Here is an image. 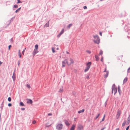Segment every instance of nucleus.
<instances>
[{
    "mask_svg": "<svg viewBox=\"0 0 130 130\" xmlns=\"http://www.w3.org/2000/svg\"><path fill=\"white\" fill-rule=\"evenodd\" d=\"M94 39L93 41L94 43L98 44L100 42V39L99 36L97 35L94 36H93Z\"/></svg>",
    "mask_w": 130,
    "mask_h": 130,
    "instance_id": "f257e3e1",
    "label": "nucleus"
},
{
    "mask_svg": "<svg viewBox=\"0 0 130 130\" xmlns=\"http://www.w3.org/2000/svg\"><path fill=\"white\" fill-rule=\"evenodd\" d=\"M91 62H88L86 64L87 67H86V68L84 70V72H86L88 71L91 65Z\"/></svg>",
    "mask_w": 130,
    "mask_h": 130,
    "instance_id": "f03ea898",
    "label": "nucleus"
},
{
    "mask_svg": "<svg viewBox=\"0 0 130 130\" xmlns=\"http://www.w3.org/2000/svg\"><path fill=\"white\" fill-rule=\"evenodd\" d=\"M112 93H113V91H114V94L115 95L117 92V88L116 87L115 84L113 85L112 87Z\"/></svg>",
    "mask_w": 130,
    "mask_h": 130,
    "instance_id": "7ed1b4c3",
    "label": "nucleus"
},
{
    "mask_svg": "<svg viewBox=\"0 0 130 130\" xmlns=\"http://www.w3.org/2000/svg\"><path fill=\"white\" fill-rule=\"evenodd\" d=\"M66 63H67V64L68 65H70V64H69V63L67 61V59H66L64 61H62V67H64L65 66V64H66Z\"/></svg>",
    "mask_w": 130,
    "mask_h": 130,
    "instance_id": "20e7f679",
    "label": "nucleus"
},
{
    "mask_svg": "<svg viewBox=\"0 0 130 130\" xmlns=\"http://www.w3.org/2000/svg\"><path fill=\"white\" fill-rule=\"evenodd\" d=\"M62 124H58L56 127V128L57 129L60 130L62 128Z\"/></svg>",
    "mask_w": 130,
    "mask_h": 130,
    "instance_id": "39448f33",
    "label": "nucleus"
},
{
    "mask_svg": "<svg viewBox=\"0 0 130 130\" xmlns=\"http://www.w3.org/2000/svg\"><path fill=\"white\" fill-rule=\"evenodd\" d=\"M83 127L81 124H79L77 126V130H83Z\"/></svg>",
    "mask_w": 130,
    "mask_h": 130,
    "instance_id": "423d86ee",
    "label": "nucleus"
},
{
    "mask_svg": "<svg viewBox=\"0 0 130 130\" xmlns=\"http://www.w3.org/2000/svg\"><path fill=\"white\" fill-rule=\"evenodd\" d=\"M121 114V111L120 110H118L116 117L117 119H118L119 118Z\"/></svg>",
    "mask_w": 130,
    "mask_h": 130,
    "instance_id": "0eeeda50",
    "label": "nucleus"
},
{
    "mask_svg": "<svg viewBox=\"0 0 130 130\" xmlns=\"http://www.w3.org/2000/svg\"><path fill=\"white\" fill-rule=\"evenodd\" d=\"M38 52V51L37 50L34 49V50L33 52V56H34L35 54Z\"/></svg>",
    "mask_w": 130,
    "mask_h": 130,
    "instance_id": "6e6552de",
    "label": "nucleus"
},
{
    "mask_svg": "<svg viewBox=\"0 0 130 130\" xmlns=\"http://www.w3.org/2000/svg\"><path fill=\"white\" fill-rule=\"evenodd\" d=\"M65 124L68 126H69L70 125V123L67 120H65Z\"/></svg>",
    "mask_w": 130,
    "mask_h": 130,
    "instance_id": "1a4fd4ad",
    "label": "nucleus"
},
{
    "mask_svg": "<svg viewBox=\"0 0 130 130\" xmlns=\"http://www.w3.org/2000/svg\"><path fill=\"white\" fill-rule=\"evenodd\" d=\"M27 103L28 104H31L32 103V101L31 99H28Z\"/></svg>",
    "mask_w": 130,
    "mask_h": 130,
    "instance_id": "9d476101",
    "label": "nucleus"
},
{
    "mask_svg": "<svg viewBox=\"0 0 130 130\" xmlns=\"http://www.w3.org/2000/svg\"><path fill=\"white\" fill-rule=\"evenodd\" d=\"M75 126V125L73 124L72 125L70 129V130H74Z\"/></svg>",
    "mask_w": 130,
    "mask_h": 130,
    "instance_id": "9b49d317",
    "label": "nucleus"
},
{
    "mask_svg": "<svg viewBox=\"0 0 130 130\" xmlns=\"http://www.w3.org/2000/svg\"><path fill=\"white\" fill-rule=\"evenodd\" d=\"M120 86H118V90L119 94H121V91L120 90Z\"/></svg>",
    "mask_w": 130,
    "mask_h": 130,
    "instance_id": "f8f14e48",
    "label": "nucleus"
},
{
    "mask_svg": "<svg viewBox=\"0 0 130 130\" xmlns=\"http://www.w3.org/2000/svg\"><path fill=\"white\" fill-rule=\"evenodd\" d=\"M108 73L109 72L108 71H107V72H106V74L104 75V77L105 78H106L108 76Z\"/></svg>",
    "mask_w": 130,
    "mask_h": 130,
    "instance_id": "ddd939ff",
    "label": "nucleus"
},
{
    "mask_svg": "<svg viewBox=\"0 0 130 130\" xmlns=\"http://www.w3.org/2000/svg\"><path fill=\"white\" fill-rule=\"evenodd\" d=\"M95 57L96 59V61H98L99 60V57L98 56L96 55L95 56Z\"/></svg>",
    "mask_w": 130,
    "mask_h": 130,
    "instance_id": "4468645a",
    "label": "nucleus"
},
{
    "mask_svg": "<svg viewBox=\"0 0 130 130\" xmlns=\"http://www.w3.org/2000/svg\"><path fill=\"white\" fill-rule=\"evenodd\" d=\"M84 109H82L81 110L78 111V112L79 113H81L83 112L84 111Z\"/></svg>",
    "mask_w": 130,
    "mask_h": 130,
    "instance_id": "2eb2a0df",
    "label": "nucleus"
},
{
    "mask_svg": "<svg viewBox=\"0 0 130 130\" xmlns=\"http://www.w3.org/2000/svg\"><path fill=\"white\" fill-rule=\"evenodd\" d=\"M70 63H69V64H70V65L71 64L73 63L74 62V61L73 59L70 58Z\"/></svg>",
    "mask_w": 130,
    "mask_h": 130,
    "instance_id": "dca6fc26",
    "label": "nucleus"
},
{
    "mask_svg": "<svg viewBox=\"0 0 130 130\" xmlns=\"http://www.w3.org/2000/svg\"><path fill=\"white\" fill-rule=\"evenodd\" d=\"M130 121V115H129V117L127 119V122H128V123H129Z\"/></svg>",
    "mask_w": 130,
    "mask_h": 130,
    "instance_id": "f3484780",
    "label": "nucleus"
},
{
    "mask_svg": "<svg viewBox=\"0 0 130 130\" xmlns=\"http://www.w3.org/2000/svg\"><path fill=\"white\" fill-rule=\"evenodd\" d=\"M127 79L126 78H124V79L123 80V84H124V83H125L127 82Z\"/></svg>",
    "mask_w": 130,
    "mask_h": 130,
    "instance_id": "a211bd4d",
    "label": "nucleus"
},
{
    "mask_svg": "<svg viewBox=\"0 0 130 130\" xmlns=\"http://www.w3.org/2000/svg\"><path fill=\"white\" fill-rule=\"evenodd\" d=\"M72 24H69V25L67 26V28L68 29H69L70 27L72 25Z\"/></svg>",
    "mask_w": 130,
    "mask_h": 130,
    "instance_id": "6ab92c4d",
    "label": "nucleus"
},
{
    "mask_svg": "<svg viewBox=\"0 0 130 130\" xmlns=\"http://www.w3.org/2000/svg\"><path fill=\"white\" fill-rule=\"evenodd\" d=\"M14 72L13 73V75L12 76V78L13 79V81H14L15 80V76H14Z\"/></svg>",
    "mask_w": 130,
    "mask_h": 130,
    "instance_id": "aec40b11",
    "label": "nucleus"
},
{
    "mask_svg": "<svg viewBox=\"0 0 130 130\" xmlns=\"http://www.w3.org/2000/svg\"><path fill=\"white\" fill-rule=\"evenodd\" d=\"M64 32V29H62L61 31V32L59 33L60 34L62 35V34Z\"/></svg>",
    "mask_w": 130,
    "mask_h": 130,
    "instance_id": "412c9836",
    "label": "nucleus"
},
{
    "mask_svg": "<svg viewBox=\"0 0 130 130\" xmlns=\"http://www.w3.org/2000/svg\"><path fill=\"white\" fill-rule=\"evenodd\" d=\"M38 44H36L35 46V48L34 49L37 50L38 49Z\"/></svg>",
    "mask_w": 130,
    "mask_h": 130,
    "instance_id": "4be33fe9",
    "label": "nucleus"
},
{
    "mask_svg": "<svg viewBox=\"0 0 130 130\" xmlns=\"http://www.w3.org/2000/svg\"><path fill=\"white\" fill-rule=\"evenodd\" d=\"M21 9V7L19 8L17 10H16V11H15V12L16 13H17V12H18Z\"/></svg>",
    "mask_w": 130,
    "mask_h": 130,
    "instance_id": "5701e85b",
    "label": "nucleus"
},
{
    "mask_svg": "<svg viewBox=\"0 0 130 130\" xmlns=\"http://www.w3.org/2000/svg\"><path fill=\"white\" fill-rule=\"evenodd\" d=\"M49 26V24L48 23H47L44 26L46 27H48Z\"/></svg>",
    "mask_w": 130,
    "mask_h": 130,
    "instance_id": "b1692460",
    "label": "nucleus"
},
{
    "mask_svg": "<svg viewBox=\"0 0 130 130\" xmlns=\"http://www.w3.org/2000/svg\"><path fill=\"white\" fill-rule=\"evenodd\" d=\"M20 105L21 106H24V104L22 102H21L20 103Z\"/></svg>",
    "mask_w": 130,
    "mask_h": 130,
    "instance_id": "393cba45",
    "label": "nucleus"
},
{
    "mask_svg": "<svg viewBox=\"0 0 130 130\" xmlns=\"http://www.w3.org/2000/svg\"><path fill=\"white\" fill-rule=\"evenodd\" d=\"M8 101L9 102H10L11 101V99L10 97H9L8 99Z\"/></svg>",
    "mask_w": 130,
    "mask_h": 130,
    "instance_id": "a878e982",
    "label": "nucleus"
},
{
    "mask_svg": "<svg viewBox=\"0 0 130 130\" xmlns=\"http://www.w3.org/2000/svg\"><path fill=\"white\" fill-rule=\"evenodd\" d=\"M103 52L101 50L100 51V53H99V55H102L103 54Z\"/></svg>",
    "mask_w": 130,
    "mask_h": 130,
    "instance_id": "bb28decb",
    "label": "nucleus"
},
{
    "mask_svg": "<svg viewBox=\"0 0 130 130\" xmlns=\"http://www.w3.org/2000/svg\"><path fill=\"white\" fill-rule=\"evenodd\" d=\"M26 86L28 88H30V86L28 84H26Z\"/></svg>",
    "mask_w": 130,
    "mask_h": 130,
    "instance_id": "cd10ccee",
    "label": "nucleus"
},
{
    "mask_svg": "<svg viewBox=\"0 0 130 130\" xmlns=\"http://www.w3.org/2000/svg\"><path fill=\"white\" fill-rule=\"evenodd\" d=\"M63 90V89H60L59 91V92H62Z\"/></svg>",
    "mask_w": 130,
    "mask_h": 130,
    "instance_id": "c85d7f7f",
    "label": "nucleus"
},
{
    "mask_svg": "<svg viewBox=\"0 0 130 130\" xmlns=\"http://www.w3.org/2000/svg\"><path fill=\"white\" fill-rule=\"evenodd\" d=\"M13 7L15 8H17L18 7V6L17 5H14Z\"/></svg>",
    "mask_w": 130,
    "mask_h": 130,
    "instance_id": "c756f323",
    "label": "nucleus"
},
{
    "mask_svg": "<svg viewBox=\"0 0 130 130\" xmlns=\"http://www.w3.org/2000/svg\"><path fill=\"white\" fill-rule=\"evenodd\" d=\"M18 2L17 3V4H18L20 3H22V2L21 1H20V0H17Z\"/></svg>",
    "mask_w": 130,
    "mask_h": 130,
    "instance_id": "7c9ffc66",
    "label": "nucleus"
},
{
    "mask_svg": "<svg viewBox=\"0 0 130 130\" xmlns=\"http://www.w3.org/2000/svg\"><path fill=\"white\" fill-rule=\"evenodd\" d=\"M126 28H127V26H125V28H124V29H125V31H128V30H129V29H128V30H126Z\"/></svg>",
    "mask_w": 130,
    "mask_h": 130,
    "instance_id": "2f4dec72",
    "label": "nucleus"
},
{
    "mask_svg": "<svg viewBox=\"0 0 130 130\" xmlns=\"http://www.w3.org/2000/svg\"><path fill=\"white\" fill-rule=\"evenodd\" d=\"M105 115H104L103 118L102 119V121H103L104 120V119H105Z\"/></svg>",
    "mask_w": 130,
    "mask_h": 130,
    "instance_id": "473e14b6",
    "label": "nucleus"
},
{
    "mask_svg": "<svg viewBox=\"0 0 130 130\" xmlns=\"http://www.w3.org/2000/svg\"><path fill=\"white\" fill-rule=\"evenodd\" d=\"M86 52H87V53H88L89 54H90L91 53V52H90V51L89 50H87L86 51Z\"/></svg>",
    "mask_w": 130,
    "mask_h": 130,
    "instance_id": "72a5a7b5",
    "label": "nucleus"
},
{
    "mask_svg": "<svg viewBox=\"0 0 130 130\" xmlns=\"http://www.w3.org/2000/svg\"><path fill=\"white\" fill-rule=\"evenodd\" d=\"M100 115V113H99V114H98V115L96 116V117L95 118V119H96L97 118H98V117H99Z\"/></svg>",
    "mask_w": 130,
    "mask_h": 130,
    "instance_id": "f704fd0d",
    "label": "nucleus"
},
{
    "mask_svg": "<svg viewBox=\"0 0 130 130\" xmlns=\"http://www.w3.org/2000/svg\"><path fill=\"white\" fill-rule=\"evenodd\" d=\"M25 49H26V48H25L23 50V51H22V54L23 55H24V51H25Z\"/></svg>",
    "mask_w": 130,
    "mask_h": 130,
    "instance_id": "c9c22d12",
    "label": "nucleus"
},
{
    "mask_svg": "<svg viewBox=\"0 0 130 130\" xmlns=\"http://www.w3.org/2000/svg\"><path fill=\"white\" fill-rule=\"evenodd\" d=\"M52 50L53 52L54 53L55 52V51L54 50V48L53 47H52Z\"/></svg>",
    "mask_w": 130,
    "mask_h": 130,
    "instance_id": "e433bc0d",
    "label": "nucleus"
},
{
    "mask_svg": "<svg viewBox=\"0 0 130 130\" xmlns=\"http://www.w3.org/2000/svg\"><path fill=\"white\" fill-rule=\"evenodd\" d=\"M12 104L10 103H9L8 104V106L9 107H10L11 106Z\"/></svg>",
    "mask_w": 130,
    "mask_h": 130,
    "instance_id": "4c0bfd02",
    "label": "nucleus"
},
{
    "mask_svg": "<svg viewBox=\"0 0 130 130\" xmlns=\"http://www.w3.org/2000/svg\"><path fill=\"white\" fill-rule=\"evenodd\" d=\"M36 123V122L35 120H34L32 121V123L33 124H35Z\"/></svg>",
    "mask_w": 130,
    "mask_h": 130,
    "instance_id": "58836bf2",
    "label": "nucleus"
},
{
    "mask_svg": "<svg viewBox=\"0 0 130 130\" xmlns=\"http://www.w3.org/2000/svg\"><path fill=\"white\" fill-rule=\"evenodd\" d=\"M87 7L86 6H84L83 7V8L84 9H87Z\"/></svg>",
    "mask_w": 130,
    "mask_h": 130,
    "instance_id": "ea45409f",
    "label": "nucleus"
},
{
    "mask_svg": "<svg viewBox=\"0 0 130 130\" xmlns=\"http://www.w3.org/2000/svg\"><path fill=\"white\" fill-rule=\"evenodd\" d=\"M51 125V124L50 125H47V124H46L45 125V126H46V127H49Z\"/></svg>",
    "mask_w": 130,
    "mask_h": 130,
    "instance_id": "a19ab883",
    "label": "nucleus"
},
{
    "mask_svg": "<svg viewBox=\"0 0 130 130\" xmlns=\"http://www.w3.org/2000/svg\"><path fill=\"white\" fill-rule=\"evenodd\" d=\"M19 57L20 58L21 57V53H19Z\"/></svg>",
    "mask_w": 130,
    "mask_h": 130,
    "instance_id": "79ce46f5",
    "label": "nucleus"
},
{
    "mask_svg": "<svg viewBox=\"0 0 130 130\" xmlns=\"http://www.w3.org/2000/svg\"><path fill=\"white\" fill-rule=\"evenodd\" d=\"M11 47V45H10L9 46H8V50H10V47Z\"/></svg>",
    "mask_w": 130,
    "mask_h": 130,
    "instance_id": "37998d69",
    "label": "nucleus"
},
{
    "mask_svg": "<svg viewBox=\"0 0 130 130\" xmlns=\"http://www.w3.org/2000/svg\"><path fill=\"white\" fill-rule=\"evenodd\" d=\"M129 126H128L126 128V130H128L129 128Z\"/></svg>",
    "mask_w": 130,
    "mask_h": 130,
    "instance_id": "c03bdc74",
    "label": "nucleus"
},
{
    "mask_svg": "<svg viewBox=\"0 0 130 130\" xmlns=\"http://www.w3.org/2000/svg\"><path fill=\"white\" fill-rule=\"evenodd\" d=\"M127 72L128 73H130V70L128 68L127 70Z\"/></svg>",
    "mask_w": 130,
    "mask_h": 130,
    "instance_id": "a18cd8bd",
    "label": "nucleus"
},
{
    "mask_svg": "<svg viewBox=\"0 0 130 130\" xmlns=\"http://www.w3.org/2000/svg\"><path fill=\"white\" fill-rule=\"evenodd\" d=\"M125 122L124 123H122V126H124V125H125Z\"/></svg>",
    "mask_w": 130,
    "mask_h": 130,
    "instance_id": "49530a36",
    "label": "nucleus"
},
{
    "mask_svg": "<svg viewBox=\"0 0 130 130\" xmlns=\"http://www.w3.org/2000/svg\"><path fill=\"white\" fill-rule=\"evenodd\" d=\"M52 115V114L51 113H48V116H51Z\"/></svg>",
    "mask_w": 130,
    "mask_h": 130,
    "instance_id": "de8ad7c7",
    "label": "nucleus"
},
{
    "mask_svg": "<svg viewBox=\"0 0 130 130\" xmlns=\"http://www.w3.org/2000/svg\"><path fill=\"white\" fill-rule=\"evenodd\" d=\"M21 109L22 110H24L25 109V108H21Z\"/></svg>",
    "mask_w": 130,
    "mask_h": 130,
    "instance_id": "09e8293b",
    "label": "nucleus"
},
{
    "mask_svg": "<svg viewBox=\"0 0 130 130\" xmlns=\"http://www.w3.org/2000/svg\"><path fill=\"white\" fill-rule=\"evenodd\" d=\"M101 61L103 62V57H102L101 59Z\"/></svg>",
    "mask_w": 130,
    "mask_h": 130,
    "instance_id": "8fccbe9b",
    "label": "nucleus"
},
{
    "mask_svg": "<svg viewBox=\"0 0 130 130\" xmlns=\"http://www.w3.org/2000/svg\"><path fill=\"white\" fill-rule=\"evenodd\" d=\"M86 78L87 79H88L89 78V76L88 75H87Z\"/></svg>",
    "mask_w": 130,
    "mask_h": 130,
    "instance_id": "3c124183",
    "label": "nucleus"
},
{
    "mask_svg": "<svg viewBox=\"0 0 130 130\" xmlns=\"http://www.w3.org/2000/svg\"><path fill=\"white\" fill-rule=\"evenodd\" d=\"M61 34H60V33H59V35H57V37H60V36H61Z\"/></svg>",
    "mask_w": 130,
    "mask_h": 130,
    "instance_id": "603ef678",
    "label": "nucleus"
},
{
    "mask_svg": "<svg viewBox=\"0 0 130 130\" xmlns=\"http://www.w3.org/2000/svg\"><path fill=\"white\" fill-rule=\"evenodd\" d=\"M14 18V17H13L11 19V20H10V22L11 21H12V20L13 19V18Z\"/></svg>",
    "mask_w": 130,
    "mask_h": 130,
    "instance_id": "864d4df0",
    "label": "nucleus"
},
{
    "mask_svg": "<svg viewBox=\"0 0 130 130\" xmlns=\"http://www.w3.org/2000/svg\"><path fill=\"white\" fill-rule=\"evenodd\" d=\"M14 18V17H13L11 19V20H10V22L11 21H12V20L13 19V18Z\"/></svg>",
    "mask_w": 130,
    "mask_h": 130,
    "instance_id": "5fc2aeb1",
    "label": "nucleus"
},
{
    "mask_svg": "<svg viewBox=\"0 0 130 130\" xmlns=\"http://www.w3.org/2000/svg\"><path fill=\"white\" fill-rule=\"evenodd\" d=\"M130 36V33L128 34V36H127V37L128 38V37Z\"/></svg>",
    "mask_w": 130,
    "mask_h": 130,
    "instance_id": "6e6d98bb",
    "label": "nucleus"
},
{
    "mask_svg": "<svg viewBox=\"0 0 130 130\" xmlns=\"http://www.w3.org/2000/svg\"><path fill=\"white\" fill-rule=\"evenodd\" d=\"M107 72V71H106V67L105 70L104 71V72Z\"/></svg>",
    "mask_w": 130,
    "mask_h": 130,
    "instance_id": "4d7b16f0",
    "label": "nucleus"
},
{
    "mask_svg": "<svg viewBox=\"0 0 130 130\" xmlns=\"http://www.w3.org/2000/svg\"><path fill=\"white\" fill-rule=\"evenodd\" d=\"M100 35L101 36L102 35V32H100Z\"/></svg>",
    "mask_w": 130,
    "mask_h": 130,
    "instance_id": "13d9d810",
    "label": "nucleus"
},
{
    "mask_svg": "<svg viewBox=\"0 0 130 130\" xmlns=\"http://www.w3.org/2000/svg\"><path fill=\"white\" fill-rule=\"evenodd\" d=\"M20 64V61H19V60L18 61V66H19Z\"/></svg>",
    "mask_w": 130,
    "mask_h": 130,
    "instance_id": "bf43d9fd",
    "label": "nucleus"
},
{
    "mask_svg": "<svg viewBox=\"0 0 130 130\" xmlns=\"http://www.w3.org/2000/svg\"><path fill=\"white\" fill-rule=\"evenodd\" d=\"M3 106H2L1 107V109H2H2H3Z\"/></svg>",
    "mask_w": 130,
    "mask_h": 130,
    "instance_id": "052dcab7",
    "label": "nucleus"
},
{
    "mask_svg": "<svg viewBox=\"0 0 130 130\" xmlns=\"http://www.w3.org/2000/svg\"><path fill=\"white\" fill-rule=\"evenodd\" d=\"M2 63V62L0 61V66Z\"/></svg>",
    "mask_w": 130,
    "mask_h": 130,
    "instance_id": "680f3d73",
    "label": "nucleus"
},
{
    "mask_svg": "<svg viewBox=\"0 0 130 130\" xmlns=\"http://www.w3.org/2000/svg\"><path fill=\"white\" fill-rule=\"evenodd\" d=\"M19 53H21L20 52V50H19Z\"/></svg>",
    "mask_w": 130,
    "mask_h": 130,
    "instance_id": "e2e57ef3",
    "label": "nucleus"
},
{
    "mask_svg": "<svg viewBox=\"0 0 130 130\" xmlns=\"http://www.w3.org/2000/svg\"><path fill=\"white\" fill-rule=\"evenodd\" d=\"M12 38H11V39H10V41H12Z\"/></svg>",
    "mask_w": 130,
    "mask_h": 130,
    "instance_id": "0e129e2a",
    "label": "nucleus"
},
{
    "mask_svg": "<svg viewBox=\"0 0 130 130\" xmlns=\"http://www.w3.org/2000/svg\"><path fill=\"white\" fill-rule=\"evenodd\" d=\"M3 102L2 103V104H1V105H2V106H3Z\"/></svg>",
    "mask_w": 130,
    "mask_h": 130,
    "instance_id": "69168bd1",
    "label": "nucleus"
},
{
    "mask_svg": "<svg viewBox=\"0 0 130 130\" xmlns=\"http://www.w3.org/2000/svg\"><path fill=\"white\" fill-rule=\"evenodd\" d=\"M116 130H119V128H117Z\"/></svg>",
    "mask_w": 130,
    "mask_h": 130,
    "instance_id": "338daca9",
    "label": "nucleus"
},
{
    "mask_svg": "<svg viewBox=\"0 0 130 130\" xmlns=\"http://www.w3.org/2000/svg\"><path fill=\"white\" fill-rule=\"evenodd\" d=\"M104 129V128H103L101 130H103Z\"/></svg>",
    "mask_w": 130,
    "mask_h": 130,
    "instance_id": "774afa93",
    "label": "nucleus"
}]
</instances>
